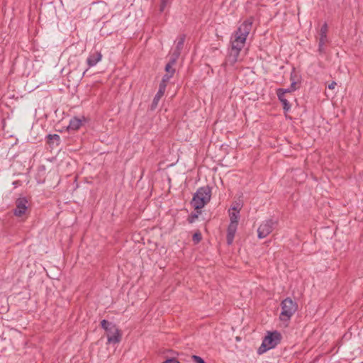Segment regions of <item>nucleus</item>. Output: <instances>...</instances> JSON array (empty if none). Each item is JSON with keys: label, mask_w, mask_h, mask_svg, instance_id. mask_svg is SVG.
<instances>
[{"label": "nucleus", "mask_w": 363, "mask_h": 363, "mask_svg": "<svg viewBox=\"0 0 363 363\" xmlns=\"http://www.w3.org/2000/svg\"><path fill=\"white\" fill-rule=\"evenodd\" d=\"M211 198V188L209 186L199 187L194 194L191 205L195 211L201 210Z\"/></svg>", "instance_id": "obj_1"}, {"label": "nucleus", "mask_w": 363, "mask_h": 363, "mask_svg": "<svg viewBox=\"0 0 363 363\" xmlns=\"http://www.w3.org/2000/svg\"><path fill=\"white\" fill-rule=\"evenodd\" d=\"M100 325L106 333L108 343L117 344L121 341V331L117 328L115 323L104 319L100 322Z\"/></svg>", "instance_id": "obj_2"}, {"label": "nucleus", "mask_w": 363, "mask_h": 363, "mask_svg": "<svg viewBox=\"0 0 363 363\" xmlns=\"http://www.w3.org/2000/svg\"><path fill=\"white\" fill-rule=\"evenodd\" d=\"M281 312L279 318L281 321L290 320L298 308L297 303L289 297L286 298L281 301Z\"/></svg>", "instance_id": "obj_3"}, {"label": "nucleus", "mask_w": 363, "mask_h": 363, "mask_svg": "<svg viewBox=\"0 0 363 363\" xmlns=\"http://www.w3.org/2000/svg\"><path fill=\"white\" fill-rule=\"evenodd\" d=\"M277 224V220H274L272 219L263 222L257 229L258 238L260 239L266 238L272 232Z\"/></svg>", "instance_id": "obj_4"}, {"label": "nucleus", "mask_w": 363, "mask_h": 363, "mask_svg": "<svg viewBox=\"0 0 363 363\" xmlns=\"http://www.w3.org/2000/svg\"><path fill=\"white\" fill-rule=\"evenodd\" d=\"M28 200L26 197H20L16 200V208L13 210V215L16 217H22L28 211Z\"/></svg>", "instance_id": "obj_5"}, {"label": "nucleus", "mask_w": 363, "mask_h": 363, "mask_svg": "<svg viewBox=\"0 0 363 363\" xmlns=\"http://www.w3.org/2000/svg\"><path fill=\"white\" fill-rule=\"evenodd\" d=\"M281 340V335L278 331L268 332L267 335L264 337L263 342L270 347L274 348Z\"/></svg>", "instance_id": "obj_6"}, {"label": "nucleus", "mask_w": 363, "mask_h": 363, "mask_svg": "<svg viewBox=\"0 0 363 363\" xmlns=\"http://www.w3.org/2000/svg\"><path fill=\"white\" fill-rule=\"evenodd\" d=\"M327 32H328V24L325 23L320 28V38L318 41V51L320 55L325 54V50L324 45L327 42Z\"/></svg>", "instance_id": "obj_7"}, {"label": "nucleus", "mask_w": 363, "mask_h": 363, "mask_svg": "<svg viewBox=\"0 0 363 363\" xmlns=\"http://www.w3.org/2000/svg\"><path fill=\"white\" fill-rule=\"evenodd\" d=\"M246 39L247 38L245 36L242 35V34H240L235 31L232 40L230 41L231 48L241 51L245 45Z\"/></svg>", "instance_id": "obj_8"}, {"label": "nucleus", "mask_w": 363, "mask_h": 363, "mask_svg": "<svg viewBox=\"0 0 363 363\" xmlns=\"http://www.w3.org/2000/svg\"><path fill=\"white\" fill-rule=\"evenodd\" d=\"M253 21V17L248 18L242 22V23L238 28L235 31L240 34H242V35L247 38V35L250 34L252 30Z\"/></svg>", "instance_id": "obj_9"}, {"label": "nucleus", "mask_w": 363, "mask_h": 363, "mask_svg": "<svg viewBox=\"0 0 363 363\" xmlns=\"http://www.w3.org/2000/svg\"><path fill=\"white\" fill-rule=\"evenodd\" d=\"M288 90H284V89H277V95L278 96L279 100L283 105V109L284 113L288 112L291 109V104L286 99V94H288Z\"/></svg>", "instance_id": "obj_10"}, {"label": "nucleus", "mask_w": 363, "mask_h": 363, "mask_svg": "<svg viewBox=\"0 0 363 363\" xmlns=\"http://www.w3.org/2000/svg\"><path fill=\"white\" fill-rule=\"evenodd\" d=\"M102 54L99 51H94L91 52L86 59V63L89 68L95 66L101 60Z\"/></svg>", "instance_id": "obj_11"}, {"label": "nucleus", "mask_w": 363, "mask_h": 363, "mask_svg": "<svg viewBox=\"0 0 363 363\" xmlns=\"http://www.w3.org/2000/svg\"><path fill=\"white\" fill-rule=\"evenodd\" d=\"M238 224L230 223L228 229H227V235H226V242L228 245H231L233 244L234 237L235 233L237 231Z\"/></svg>", "instance_id": "obj_12"}, {"label": "nucleus", "mask_w": 363, "mask_h": 363, "mask_svg": "<svg viewBox=\"0 0 363 363\" xmlns=\"http://www.w3.org/2000/svg\"><path fill=\"white\" fill-rule=\"evenodd\" d=\"M186 35L184 34L180 35L177 39V45L174 50L172 56L178 58L181 54L182 50L183 49Z\"/></svg>", "instance_id": "obj_13"}, {"label": "nucleus", "mask_w": 363, "mask_h": 363, "mask_svg": "<svg viewBox=\"0 0 363 363\" xmlns=\"http://www.w3.org/2000/svg\"><path fill=\"white\" fill-rule=\"evenodd\" d=\"M240 53V50H236L235 49L231 48L229 55L226 57L225 63H228L230 65H234L238 61Z\"/></svg>", "instance_id": "obj_14"}, {"label": "nucleus", "mask_w": 363, "mask_h": 363, "mask_svg": "<svg viewBox=\"0 0 363 363\" xmlns=\"http://www.w3.org/2000/svg\"><path fill=\"white\" fill-rule=\"evenodd\" d=\"M47 138V143L50 146L52 147L54 144L56 145H59L60 143V137L57 134H49L46 137Z\"/></svg>", "instance_id": "obj_15"}, {"label": "nucleus", "mask_w": 363, "mask_h": 363, "mask_svg": "<svg viewBox=\"0 0 363 363\" xmlns=\"http://www.w3.org/2000/svg\"><path fill=\"white\" fill-rule=\"evenodd\" d=\"M82 125V121L79 118L77 117H74L69 121V124L68 126L69 130H77Z\"/></svg>", "instance_id": "obj_16"}, {"label": "nucleus", "mask_w": 363, "mask_h": 363, "mask_svg": "<svg viewBox=\"0 0 363 363\" xmlns=\"http://www.w3.org/2000/svg\"><path fill=\"white\" fill-rule=\"evenodd\" d=\"M178 58H176V57L172 56L171 59L168 62V63L166 65L164 70L167 74H174L175 73V69L172 67V66L176 63V61Z\"/></svg>", "instance_id": "obj_17"}, {"label": "nucleus", "mask_w": 363, "mask_h": 363, "mask_svg": "<svg viewBox=\"0 0 363 363\" xmlns=\"http://www.w3.org/2000/svg\"><path fill=\"white\" fill-rule=\"evenodd\" d=\"M163 95L164 94L161 93L160 91H157L151 104L150 109L152 111L157 108L158 103Z\"/></svg>", "instance_id": "obj_18"}, {"label": "nucleus", "mask_w": 363, "mask_h": 363, "mask_svg": "<svg viewBox=\"0 0 363 363\" xmlns=\"http://www.w3.org/2000/svg\"><path fill=\"white\" fill-rule=\"evenodd\" d=\"M229 216L230 220V223L238 224V220L240 218L239 211H237V212H230Z\"/></svg>", "instance_id": "obj_19"}, {"label": "nucleus", "mask_w": 363, "mask_h": 363, "mask_svg": "<svg viewBox=\"0 0 363 363\" xmlns=\"http://www.w3.org/2000/svg\"><path fill=\"white\" fill-rule=\"evenodd\" d=\"M201 213V210L196 211L195 213H191L187 218V221L189 223H193L199 217V215Z\"/></svg>", "instance_id": "obj_20"}, {"label": "nucleus", "mask_w": 363, "mask_h": 363, "mask_svg": "<svg viewBox=\"0 0 363 363\" xmlns=\"http://www.w3.org/2000/svg\"><path fill=\"white\" fill-rule=\"evenodd\" d=\"M202 240V235L199 230L194 233L192 236V240L195 244L200 242Z\"/></svg>", "instance_id": "obj_21"}, {"label": "nucleus", "mask_w": 363, "mask_h": 363, "mask_svg": "<svg viewBox=\"0 0 363 363\" xmlns=\"http://www.w3.org/2000/svg\"><path fill=\"white\" fill-rule=\"evenodd\" d=\"M269 350H270V347H269V346H267V345H266V343L262 341V345L257 350V353L259 354H262Z\"/></svg>", "instance_id": "obj_22"}, {"label": "nucleus", "mask_w": 363, "mask_h": 363, "mask_svg": "<svg viewBox=\"0 0 363 363\" xmlns=\"http://www.w3.org/2000/svg\"><path fill=\"white\" fill-rule=\"evenodd\" d=\"M171 0H161V4L160 6V11L163 12L166 8V6L169 4Z\"/></svg>", "instance_id": "obj_23"}, {"label": "nucleus", "mask_w": 363, "mask_h": 363, "mask_svg": "<svg viewBox=\"0 0 363 363\" xmlns=\"http://www.w3.org/2000/svg\"><path fill=\"white\" fill-rule=\"evenodd\" d=\"M167 85V83L161 81L160 83L158 91H160L161 93L164 94Z\"/></svg>", "instance_id": "obj_24"}, {"label": "nucleus", "mask_w": 363, "mask_h": 363, "mask_svg": "<svg viewBox=\"0 0 363 363\" xmlns=\"http://www.w3.org/2000/svg\"><path fill=\"white\" fill-rule=\"evenodd\" d=\"M191 359L194 363H206V362L201 357L197 355H192Z\"/></svg>", "instance_id": "obj_25"}, {"label": "nucleus", "mask_w": 363, "mask_h": 363, "mask_svg": "<svg viewBox=\"0 0 363 363\" xmlns=\"http://www.w3.org/2000/svg\"><path fill=\"white\" fill-rule=\"evenodd\" d=\"M297 89V87H296V82H294L293 81L291 84V86H290V88L289 89H284V90H288L289 92L288 94H291L292 91H295Z\"/></svg>", "instance_id": "obj_26"}, {"label": "nucleus", "mask_w": 363, "mask_h": 363, "mask_svg": "<svg viewBox=\"0 0 363 363\" xmlns=\"http://www.w3.org/2000/svg\"><path fill=\"white\" fill-rule=\"evenodd\" d=\"M174 74H167V73H166L163 76L162 81L164 82L168 83V82L173 77Z\"/></svg>", "instance_id": "obj_27"}, {"label": "nucleus", "mask_w": 363, "mask_h": 363, "mask_svg": "<svg viewBox=\"0 0 363 363\" xmlns=\"http://www.w3.org/2000/svg\"><path fill=\"white\" fill-rule=\"evenodd\" d=\"M336 82H332L329 85H328V89H333L336 85Z\"/></svg>", "instance_id": "obj_28"}, {"label": "nucleus", "mask_w": 363, "mask_h": 363, "mask_svg": "<svg viewBox=\"0 0 363 363\" xmlns=\"http://www.w3.org/2000/svg\"><path fill=\"white\" fill-rule=\"evenodd\" d=\"M231 209L233 211V212H237V211H239L240 210V208H238V207L236 206H233L231 208Z\"/></svg>", "instance_id": "obj_29"}, {"label": "nucleus", "mask_w": 363, "mask_h": 363, "mask_svg": "<svg viewBox=\"0 0 363 363\" xmlns=\"http://www.w3.org/2000/svg\"><path fill=\"white\" fill-rule=\"evenodd\" d=\"M88 69H86L84 72H83V74H85V72L87 71Z\"/></svg>", "instance_id": "obj_30"}]
</instances>
